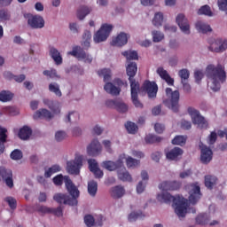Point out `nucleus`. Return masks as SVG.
<instances>
[{"label": "nucleus", "instance_id": "obj_1", "mask_svg": "<svg viewBox=\"0 0 227 227\" xmlns=\"http://www.w3.org/2000/svg\"><path fill=\"white\" fill-rule=\"evenodd\" d=\"M65 185L71 197L67 193H56L53 196V200L59 205H69L70 207H75L78 203L77 198H79L81 192H79V189H77V186L74 184L69 176L65 177Z\"/></svg>", "mask_w": 227, "mask_h": 227}, {"label": "nucleus", "instance_id": "obj_2", "mask_svg": "<svg viewBox=\"0 0 227 227\" xmlns=\"http://www.w3.org/2000/svg\"><path fill=\"white\" fill-rule=\"evenodd\" d=\"M206 75L208 79L207 85L212 91H219L221 84L226 81V72L221 64L217 67L208 65L206 68Z\"/></svg>", "mask_w": 227, "mask_h": 227}, {"label": "nucleus", "instance_id": "obj_3", "mask_svg": "<svg viewBox=\"0 0 227 227\" xmlns=\"http://www.w3.org/2000/svg\"><path fill=\"white\" fill-rule=\"evenodd\" d=\"M157 200L160 203H166L169 205L171 202L172 207L175 208V212L178 217H185L187 214V200L184 197L173 196L168 192H163L157 195Z\"/></svg>", "mask_w": 227, "mask_h": 227}, {"label": "nucleus", "instance_id": "obj_4", "mask_svg": "<svg viewBox=\"0 0 227 227\" xmlns=\"http://www.w3.org/2000/svg\"><path fill=\"white\" fill-rule=\"evenodd\" d=\"M126 74L129 76V81L131 90V100L135 107L143 109V103L139 101L138 93L140 90L139 82H136L134 77L137 74V64L136 62H130L126 67Z\"/></svg>", "mask_w": 227, "mask_h": 227}, {"label": "nucleus", "instance_id": "obj_5", "mask_svg": "<svg viewBox=\"0 0 227 227\" xmlns=\"http://www.w3.org/2000/svg\"><path fill=\"white\" fill-rule=\"evenodd\" d=\"M98 74L99 77L104 78V82H106L104 86L105 91L106 93H109L110 95L118 96L120 95V92L121 91V89L120 87L114 86L113 82H109L108 81H111V69L104 68L99 71H98Z\"/></svg>", "mask_w": 227, "mask_h": 227}, {"label": "nucleus", "instance_id": "obj_6", "mask_svg": "<svg viewBox=\"0 0 227 227\" xmlns=\"http://www.w3.org/2000/svg\"><path fill=\"white\" fill-rule=\"evenodd\" d=\"M166 95L170 99H165L163 104L168 107V109H172L174 113H178V102H180V92L178 90L173 91L171 88L166 89Z\"/></svg>", "mask_w": 227, "mask_h": 227}, {"label": "nucleus", "instance_id": "obj_7", "mask_svg": "<svg viewBox=\"0 0 227 227\" xmlns=\"http://www.w3.org/2000/svg\"><path fill=\"white\" fill-rule=\"evenodd\" d=\"M188 114L192 118L193 125H197L198 129H208V121L200 114V111L193 107H188Z\"/></svg>", "mask_w": 227, "mask_h": 227}, {"label": "nucleus", "instance_id": "obj_8", "mask_svg": "<svg viewBox=\"0 0 227 227\" xmlns=\"http://www.w3.org/2000/svg\"><path fill=\"white\" fill-rule=\"evenodd\" d=\"M112 31H113V25H109L107 23L103 24L94 35L95 43H100L101 42H106V40L109 38V35H111Z\"/></svg>", "mask_w": 227, "mask_h": 227}, {"label": "nucleus", "instance_id": "obj_9", "mask_svg": "<svg viewBox=\"0 0 227 227\" xmlns=\"http://www.w3.org/2000/svg\"><path fill=\"white\" fill-rule=\"evenodd\" d=\"M201 188L198 183H194L190 184V191H189V202L192 205H196L200 200H201Z\"/></svg>", "mask_w": 227, "mask_h": 227}, {"label": "nucleus", "instance_id": "obj_10", "mask_svg": "<svg viewBox=\"0 0 227 227\" xmlns=\"http://www.w3.org/2000/svg\"><path fill=\"white\" fill-rule=\"evenodd\" d=\"M67 54L77 59H83L84 63H91L93 61L91 56L88 55L81 46H74L73 50L68 51Z\"/></svg>", "mask_w": 227, "mask_h": 227}, {"label": "nucleus", "instance_id": "obj_11", "mask_svg": "<svg viewBox=\"0 0 227 227\" xmlns=\"http://www.w3.org/2000/svg\"><path fill=\"white\" fill-rule=\"evenodd\" d=\"M67 166L69 175H79L82 168V156H76L74 160L67 161Z\"/></svg>", "mask_w": 227, "mask_h": 227}, {"label": "nucleus", "instance_id": "obj_12", "mask_svg": "<svg viewBox=\"0 0 227 227\" xmlns=\"http://www.w3.org/2000/svg\"><path fill=\"white\" fill-rule=\"evenodd\" d=\"M123 160H125V154H121L116 161H103L102 168L107 169V171H119V169L123 166Z\"/></svg>", "mask_w": 227, "mask_h": 227}, {"label": "nucleus", "instance_id": "obj_13", "mask_svg": "<svg viewBox=\"0 0 227 227\" xmlns=\"http://www.w3.org/2000/svg\"><path fill=\"white\" fill-rule=\"evenodd\" d=\"M106 106L110 109H116L118 113H127L129 111V106L121 99H108L106 101Z\"/></svg>", "mask_w": 227, "mask_h": 227}, {"label": "nucleus", "instance_id": "obj_14", "mask_svg": "<svg viewBox=\"0 0 227 227\" xmlns=\"http://www.w3.org/2000/svg\"><path fill=\"white\" fill-rule=\"evenodd\" d=\"M200 161L202 164H208L212 160L214 157V153L210 147L207 146L203 143H200Z\"/></svg>", "mask_w": 227, "mask_h": 227}, {"label": "nucleus", "instance_id": "obj_15", "mask_svg": "<svg viewBox=\"0 0 227 227\" xmlns=\"http://www.w3.org/2000/svg\"><path fill=\"white\" fill-rule=\"evenodd\" d=\"M142 89L147 93L149 98H156L157 91H159V86L155 82H150L146 80L144 82Z\"/></svg>", "mask_w": 227, "mask_h": 227}, {"label": "nucleus", "instance_id": "obj_16", "mask_svg": "<svg viewBox=\"0 0 227 227\" xmlns=\"http://www.w3.org/2000/svg\"><path fill=\"white\" fill-rule=\"evenodd\" d=\"M176 22L184 35L191 34V26L189 25V20L185 18L184 14H178L176 18Z\"/></svg>", "mask_w": 227, "mask_h": 227}, {"label": "nucleus", "instance_id": "obj_17", "mask_svg": "<svg viewBox=\"0 0 227 227\" xmlns=\"http://www.w3.org/2000/svg\"><path fill=\"white\" fill-rule=\"evenodd\" d=\"M27 24L32 29H42L45 27V20L40 15H34L28 18Z\"/></svg>", "mask_w": 227, "mask_h": 227}, {"label": "nucleus", "instance_id": "obj_18", "mask_svg": "<svg viewBox=\"0 0 227 227\" xmlns=\"http://www.w3.org/2000/svg\"><path fill=\"white\" fill-rule=\"evenodd\" d=\"M165 155L168 160H174L175 162H177V160L182 159V155H184V149L180 147H174L168 151H165Z\"/></svg>", "mask_w": 227, "mask_h": 227}, {"label": "nucleus", "instance_id": "obj_19", "mask_svg": "<svg viewBox=\"0 0 227 227\" xmlns=\"http://www.w3.org/2000/svg\"><path fill=\"white\" fill-rule=\"evenodd\" d=\"M100 152H102V145H100L98 139L92 140L87 147L88 155L97 157V155H99Z\"/></svg>", "mask_w": 227, "mask_h": 227}, {"label": "nucleus", "instance_id": "obj_20", "mask_svg": "<svg viewBox=\"0 0 227 227\" xmlns=\"http://www.w3.org/2000/svg\"><path fill=\"white\" fill-rule=\"evenodd\" d=\"M0 176L4 180L7 187L12 189L13 187V173L12 170L4 167H0Z\"/></svg>", "mask_w": 227, "mask_h": 227}, {"label": "nucleus", "instance_id": "obj_21", "mask_svg": "<svg viewBox=\"0 0 227 227\" xmlns=\"http://www.w3.org/2000/svg\"><path fill=\"white\" fill-rule=\"evenodd\" d=\"M227 50V40L216 39L210 46L212 52H224Z\"/></svg>", "mask_w": 227, "mask_h": 227}, {"label": "nucleus", "instance_id": "obj_22", "mask_svg": "<svg viewBox=\"0 0 227 227\" xmlns=\"http://www.w3.org/2000/svg\"><path fill=\"white\" fill-rule=\"evenodd\" d=\"M182 184L178 181H164L159 184L160 191H178Z\"/></svg>", "mask_w": 227, "mask_h": 227}, {"label": "nucleus", "instance_id": "obj_23", "mask_svg": "<svg viewBox=\"0 0 227 227\" xmlns=\"http://www.w3.org/2000/svg\"><path fill=\"white\" fill-rule=\"evenodd\" d=\"M129 42V36L126 33L121 32L116 37H114L112 42L111 45L114 47H123V45H127Z\"/></svg>", "mask_w": 227, "mask_h": 227}, {"label": "nucleus", "instance_id": "obj_24", "mask_svg": "<svg viewBox=\"0 0 227 227\" xmlns=\"http://www.w3.org/2000/svg\"><path fill=\"white\" fill-rule=\"evenodd\" d=\"M89 169L93 173L95 178H102L104 176V171L98 168V163L93 159L88 160Z\"/></svg>", "mask_w": 227, "mask_h": 227}, {"label": "nucleus", "instance_id": "obj_25", "mask_svg": "<svg viewBox=\"0 0 227 227\" xmlns=\"http://www.w3.org/2000/svg\"><path fill=\"white\" fill-rule=\"evenodd\" d=\"M117 176L119 180H121V182H132V176H130V173L127 171V168L122 163V166L117 170Z\"/></svg>", "mask_w": 227, "mask_h": 227}, {"label": "nucleus", "instance_id": "obj_26", "mask_svg": "<svg viewBox=\"0 0 227 227\" xmlns=\"http://www.w3.org/2000/svg\"><path fill=\"white\" fill-rule=\"evenodd\" d=\"M157 74L167 82L168 86H174L175 80L171 78L169 74H168V71L164 69V67H158Z\"/></svg>", "mask_w": 227, "mask_h": 227}, {"label": "nucleus", "instance_id": "obj_27", "mask_svg": "<svg viewBox=\"0 0 227 227\" xmlns=\"http://www.w3.org/2000/svg\"><path fill=\"white\" fill-rule=\"evenodd\" d=\"M110 194L114 200H120L125 194V188L121 185L114 186L110 190Z\"/></svg>", "mask_w": 227, "mask_h": 227}, {"label": "nucleus", "instance_id": "obj_28", "mask_svg": "<svg viewBox=\"0 0 227 227\" xmlns=\"http://www.w3.org/2000/svg\"><path fill=\"white\" fill-rule=\"evenodd\" d=\"M52 117L53 115L51 113V111L45 108L37 110L33 115L34 120H38L40 118H44L45 120H51L52 119Z\"/></svg>", "mask_w": 227, "mask_h": 227}, {"label": "nucleus", "instance_id": "obj_29", "mask_svg": "<svg viewBox=\"0 0 227 227\" xmlns=\"http://www.w3.org/2000/svg\"><path fill=\"white\" fill-rule=\"evenodd\" d=\"M90 13H91V8L86 5H82L77 10L76 15L79 20H84V19H86V16L90 15Z\"/></svg>", "mask_w": 227, "mask_h": 227}, {"label": "nucleus", "instance_id": "obj_30", "mask_svg": "<svg viewBox=\"0 0 227 227\" xmlns=\"http://www.w3.org/2000/svg\"><path fill=\"white\" fill-rule=\"evenodd\" d=\"M50 55L51 56L53 61L56 65H61L63 63V58L61 57V53L58 51V49L52 47L50 49Z\"/></svg>", "mask_w": 227, "mask_h": 227}, {"label": "nucleus", "instance_id": "obj_31", "mask_svg": "<svg viewBox=\"0 0 227 227\" xmlns=\"http://www.w3.org/2000/svg\"><path fill=\"white\" fill-rule=\"evenodd\" d=\"M217 176H212V175H207L205 176V186L207 189H214V185H217Z\"/></svg>", "mask_w": 227, "mask_h": 227}, {"label": "nucleus", "instance_id": "obj_32", "mask_svg": "<svg viewBox=\"0 0 227 227\" xmlns=\"http://www.w3.org/2000/svg\"><path fill=\"white\" fill-rule=\"evenodd\" d=\"M31 134H33V130L27 126H24L20 129L18 136L20 139L26 141L28 137H31Z\"/></svg>", "mask_w": 227, "mask_h": 227}, {"label": "nucleus", "instance_id": "obj_33", "mask_svg": "<svg viewBox=\"0 0 227 227\" xmlns=\"http://www.w3.org/2000/svg\"><path fill=\"white\" fill-rule=\"evenodd\" d=\"M195 27L199 31V33H202L203 35L210 33L212 31V27H210V25H207L203 21H197V23L195 24Z\"/></svg>", "mask_w": 227, "mask_h": 227}, {"label": "nucleus", "instance_id": "obj_34", "mask_svg": "<svg viewBox=\"0 0 227 227\" xmlns=\"http://www.w3.org/2000/svg\"><path fill=\"white\" fill-rule=\"evenodd\" d=\"M97 191H98V184L97 181H90L88 183V192L90 196H97Z\"/></svg>", "mask_w": 227, "mask_h": 227}, {"label": "nucleus", "instance_id": "obj_35", "mask_svg": "<svg viewBox=\"0 0 227 227\" xmlns=\"http://www.w3.org/2000/svg\"><path fill=\"white\" fill-rule=\"evenodd\" d=\"M61 167L59 165H53L44 172V178H51L55 173H59Z\"/></svg>", "mask_w": 227, "mask_h": 227}, {"label": "nucleus", "instance_id": "obj_36", "mask_svg": "<svg viewBox=\"0 0 227 227\" xmlns=\"http://www.w3.org/2000/svg\"><path fill=\"white\" fill-rule=\"evenodd\" d=\"M145 214H143V212L133 211L129 215L128 220L129 221V223H135V221H137V219H145Z\"/></svg>", "mask_w": 227, "mask_h": 227}, {"label": "nucleus", "instance_id": "obj_37", "mask_svg": "<svg viewBox=\"0 0 227 227\" xmlns=\"http://www.w3.org/2000/svg\"><path fill=\"white\" fill-rule=\"evenodd\" d=\"M210 221V215L208 214H200L196 217V223L200 225L208 224Z\"/></svg>", "mask_w": 227, "mask_h": 227}, {"label": "nucleus", "instance_id": "obj_38", "mask_svg": "<svg viewBox=\"0 0 227 227\" xmlns=\"http://www.w3.org/2000/svg\"><path fill=\"white\" fill-rule=\"evenodd\" d=\"M145 141L147 145H153V143H160V141H162V137H157L153 134H148L145 136Z\"/></svg>", "mask_w": 227, "mask_h": 227}, {"label": "nucleus", "instance_id": "obj_39", "mask_svg": "<svg viewBox=\"0 0 227 227\" xmlns=\"http://www.w3.org/2000/svg\"><path fill=\"white\" fill-rule=\"evenodd\" d=\"M121 54H122V56H124V58H126L127 61L139 59L137 51H125Z\"/></svg>", "mask_w": 227, "mask_h": 227}, {"label": "nucleus", "instance_id": "obj_40", "mask_svg": "<svg viewBox=\"0 0 227 227\" xmlns=\"http://www.w3.org/2000/svg\"><path fill=\"white\" fill-rule=\"evenodd\" d=\"M164 20V14L162 12H156L153 20V24L155 27H160Z\"/></svg>", "mask_w": 227, "mask_h": 227}, {"label": "nucleus", "instance_id": "obj_41", "mask_svg": "<svg viewBox=\"0 0 227 227\" xmlns=\"http://www.w3.org/2000/svg\"><path fill=\"white\" fill-rule=\"evenodd\" d=\"M124 160H126V166L129 168H137V166H139V164H141V161L139 160H136L130 156H129L128 158L125 157Z\"/></svg>", "mask_w": 227, "mask_h": 227}, {"label": "nucleus", "instance_id": "obj_42", "mask_svg": "<svg viewBox=\"0 0 227 227\" xmlns=\"http://www.w3.org/2000/svg\"><path fill=\"white\" fill-rule=\"evenodd\" d=\"M187 143V137L185 136H176L172 140V145H177L178 146H184Z\"/></svg>", "mask_w": 227, "mask_h": 227}, {"label": "nucleus", "instance_id": "obj_43", "mask_svg": "<svg viewBox=\"0 0 227 227\" xmlns=\"http://www.w3.org/2000/svg\"><path fill=\"white\" fill-rule=\"evenodd\" d=\"M13 98V94L7 90H2L0 92V102H10Z\"/></svg>", "mask_w": 227, "mask_h": 227}, {"label": "nucleus", "instance_id": "obj_44", "mask_svg": "<svg viewBox=\"0 0 227 227\" xmlns=\"http://www.w3.org/2000/svg\"><path fill=\"white\" fill-rule=\"evenodd\" d=\"M49 91L55 93L57 97H61V90H59V84L53 82L49 85Z\"/></svg>", "mask_w": 227, "mask_h": 227}, {"label": "nucleus", "instance_id": "obj_45", "mask_svg": "<svg viewBox=\"0 0 227 227\" xmlns=\"http://www.w3.org/2000/svg\"><path fill=\"white\" fill-rule=\"evenodd\" d=\"M198 15H207V17H212V10L210 9V6H201L198 11Z\"/></svg>", "mask_w": 227, "mask_h": 227}, {"label": "nucleus", "instance_id": "obj_46", "mask_svg": "<svg viewBox=\"0 0 227 227\" xmlns=\"http://www.w3.org/2000/svg\"><path fill=\"white\" fill-rule=\"evenodd\" d=\"M152 35H153V42H154L155 43L159 42H162V40H164V34L161 33L160 31L154 30L152 32Z\"/></svg>", "mask_w": 227, "mask_h": 227}, {"label": "nucleus", "instance_id": "obj_47", "mask_svg": "<svg viewBox=\"0 0 227 227\" xmlns=\"http://www.w3.org/2000/svg\"><path fill=\"white\" fill-rule=\"evenodd\" d=\"M126 129L129 132V134H136L137 132V125L132 121H128L125 124Z\"/></svg>", "mask_w": 227, "mask_h": 227}, {"label": "nucleus", "instance_id": "obj_48", "mask_svg": "<svg viewBox=\"0 0 227 227\" xmlns=\"http://www.w3.org/2000/svg\"><path fill=\"white\" fill-rule=\"evenodd\" d=\"M67 176H63V175L59 174L56 176L53 177L52 182L57 187H61L63 185V182L65 183V177Z\"/></svg>", "mask_w": 227, "mask_h": 227}, {"label": "nucleus", "instance_id": "obj_49", "mask_svg": "<svg viewBox=\"0 0 227 227\" xmlns=\"http://www.w3.org/2000/svg\"><path fill=\"white\" fill-rule=\"evenodd\" d=\"M10 157L12 160H20L23 157L22 151L15 149L11 153Z\"/></svg>", "mask_w": 227, "mask_h": 227}, {"label": "nucleus", "instance_id": "obj_50", "mask_svg": "<svg viewBox=\"0 0 227 227\" xmlns=\"http://www.w3.org/2000/svg\"><path fill=\"white\" fill-rule=\"evenodd\" d=\"M84 223L87 227H93L95 226V217L91 215H86L84 216Z\"/></svg>", "mask_w": 227, "mask_h": 227}, {"label": "nucleus", "instance_id": "obj_51", "mask_svg": "<svg viewBox=\"0 0 227 227\" xmlns=\"http://www.w3.org/2000/svg\"><path fill=\"white\" fill-rule=\"evenodd\" d=\"M4 201H6V203H8V205L12 210H15V208H17V200H15V198L6 197L4 199Z\"/></svg>", "mask_w": 227, "mask_h": 227}, {"label": "nucleus", "instance_id": "obj_52", "mask_svg": "<svg viewBox=\"0 0 227 227\" xmlns=\"http://www.w3.org/2000/svg\"><path fill=\"white\" fill-rule=\"evenodd\" d=\"M4 111L9 116H17L19 114V111L15 108V106H6L4 108Z\"/></svg>", "mask_w": 227, "mask_h": 227}, {"label": "nucleus", "instance_id": "obj_53", "mask_svg": "<svg viewBox=\"0 0 227 227\" xmlns=\"http://www.w3.org/2000/svg\"><path fill=\"white\" fill-rule=\"evenodd\" d=\"M43 74L46 77H50V79H54L55 77H59V76H58V72L56 71V69L44 70L43 72Z\"/></svg>", "mask_w": 227, "mask_h": 227}, {"label": "nucleus", "instance_id": "obj_54", "mask_svg": "<svg viewBox=\"0 0 227 227\" xmlns=\"http://www.w3.org/2000/svg\"><path fill=\"white\" fill-rule=\"evenodd\" d=\"M44 106H47L51 111H53V113H56V103L50 99H43V100Z\"/></svg>", "mask_w": 227, "mask_h": 227}, {"label": "nucleus", "instance_id": "obj_55", "mask_svg": "<svg viewBox=\"0 0 227 227\" xmlns=\"http://www.w3.org/2000/svg\"><path fill=\"white\" fill-rule=\"evenodd\" d=\"M6 132H8V129L0 127V143L4 145L5 144L6 139H8V135H6Z\"/></svg>", "mask_w": 227, "mask_h": 227}, {"label": "nucleus", "instance_id": "obj_56", "mask_svg": "<svg viewBox=\"0 0 227 227\" xmlns=\"http://www.w3.org/2000/svg\"><path fill=\"white\" fill-rule=\"evenodd\" d=\"M72 118H73V121H77V120H79V114L77 112H71L67 115L66 118V121H72Z\"/></svg>", "mask_w": 227, "mask_h": 227}, {"label": "nucleus", "instance_id": "obj_57", "mask_svg": "<svg viewBox=\"0 0 227 227\" xmlns=\"http://www.w3.org/2000/svg\"><path fill=\"white\" fill-rule=\"evenodd\" d=\"M190 74H191L189 73V70H187V69H181L178 72V75H179V77H181L182 81H187V79H189Z\"/></svg>", "mask_w": 227, "mask_h": 227}, {"label": "nucleus", "instance_id": "obj_58", "mask_svg": "<svg viewBox=\"0 0 227 227\" xmlns=\"http://www.w3.org/2000/svg\"><path fill=\"white\" fill-rule=\"evenodd\" d=\"M3 20H10V13L4 9L0 10V22Z\"/></svg>", "mask_w": 227, "mask_h": 227}, {"label": "nucleus", "instance_id": "obj_59", "mask_svg": "<svg viewBox=\"0 0 227 227\" xmlns=\"http://www.w3.org/2000/svg\"><path fill=\"white\" fill-rule=\"evenodd\" d=\"M203 77H204L203 71L197 70L194 72V79L197 84H200V82H201V79H203Z\"/></svg>", "mask_w": 227, "mask_h": 227}, {"label": "nucleus", "instance_id": "obj_60", "mask_svg": "<svg viewBox=\"0 0 227 227\" xmlns=\"http://www.w3.org/2000/svg\"><path fill=\"white\" fill-rule=\"evenodd\" d=\"M67 137V133L65 131H57L55 134V139L58 142L63 141Z\"/></svg>", "mask_w": 227, "mask_h": 227}, {"label": "nucleus", "instance_id": "obj_61", "mask_svg": "<svg viewBox=\"0 0 227 227\" xmlns=\"http://www.w3.org/2000/svg\"><path fill=\"white\" fill-rule=\"evenodd\" d=\"M51 214L57 215V217H61L63 215V207H58L57 208H51Z\"/></svg>", "mask_w": 227, "mask_h": 227}, {"label": "nucleus", "instance_id": "obj_62", "mask_svg": "<svg viewBox=\"0 0 227 227\" xmlns=\"http://www.w3.org/2000/svg\"><path fill=\"white\" fill-rule=\"evenodd\" d=\"M51 207H47V206H39L37 207V212L40 214H51Z\"/></svg>", "mask_w": 227, "mask_h": 227}, {"label": "nucleus", "instance_id": "obj_63", "mask_svg": "<svg viewBox=\"0 0 227 227\" xmlns=\"http://www.w3.org/2000/svg\"><path fill=\"white\" fill-rule=\"evenodd\" d=\"M83 40H86V42L84 43L85 45H87V47H90V41L88 40H91V32L86 30L83 34Z\"/></svg>", "mask_w": 227, "mask_h": 227}, {"label": "nucleus", "instance_id": "obj_64", "mask_svg": "<svg viewBox=\"0 0 227 227\" xmlns=\"http://www.w3.org/2000/svg\"><path fill=\"white\" fill-rule=\"evenodd\" d=\"M181 127H182L184 130H190V129L192 128V124L191 121H181Z\"/></svg>", "mask_w": 227, "mask_h": 227}]
</instances>
